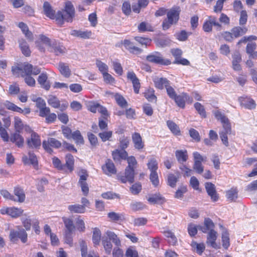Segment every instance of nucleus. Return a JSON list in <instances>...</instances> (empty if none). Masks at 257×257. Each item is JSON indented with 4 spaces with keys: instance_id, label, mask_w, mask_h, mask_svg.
Wrapping results in <instances>:
<instances>
[{
    "instance_id": "nucleus-1",
    "label": "nucleus",
    "mask_w": 257,
    "mask_h": 257,
    "mask_svg": "<svg viewBox=\"0 0 257 257\" xmlns=\"http://www.w3.org/2000/svg\"><path fill=\"white\" fill-rule=\"evenodd\" d=\"M146 60L150 63L162 65H169L171 61L168 59H164L163 55L158 52H154L146 57Z\"/></svg>"
},
{
    "instance_id": "nucleus-2",
    "label": "nucleus",
    "mask_w": 257,
    "mask_h": 257,
    "mask_svg": "<svg viewBox=\"0 0 257 257\" xmlns=\"http://www.w3.org/2000/svg\"><path fill=\"white\" fill-rule=\"evenodd\" d=\"M79 179L78 181V185L81 187V190L84 195L86 196L89 192V187L86 180L88 177V174L86 170L82 169L79 173Z\"/></svg>"
},
{
    "instance_id": "nucleus-3",
    "label": "nucleus",
    "mask_w": 257,
    "mask_h": 257,
    "mask_svg": "<svg viewBox=\"0 0 257 257\" xmlns=\"http://www.w3.org/2000/svg\"><path fill=\"white\" fill-rule=\"evenodd\" d=\"M27 233L23 228H19L17 230H12L10 234V239L14 242L19 238L23 243H25L27 241Z\"/></svg>"
},
{
    "instance_id": "nucleus-4",
    "label": "nucleus",
    "mask_w": 257,
    "mask_h": 257,
    "mask_svg": "<svg viewBox=\"0 0 257 257\" xmlns=\"http://www.w3.org/2000/svg\"><path fill=\"white\" fill-rule=\"evenodd\" d=\"M61 145L60 141L52 138H49L47 141H44L42 143L43 148L49 153H51L53 151L50 147L59 148Z\"/></svg>"
},
{
    "instance_id": "nucleus-5",
    "label": "nucleus",
    "mask_w": 257,
    "mask_h": 257,
    "mask_svg": "<svg viewBox=\"0 0 257 257\" xmlns=\"http://www.w3.org/2000/svg\"><path fill=\"white\" fill-rule=\"evenodd\" d=\"M62 12L64 21L67 22H72L75 15V10L73 6L70 3L66 4L65 10Z\"/></svg>"
},
{
    "instance_id": "nucleus-6",
    "label": "nucleus",
    "mask_w": 257,
    "mask_h": 257,
    "mask_svg": "<svg viewBox=\"0 0 257 257\" xmlns=\"http://www.w3.org/2000/svg\"><path fill=\"white\" fill-rule=\"evenodd\" d=\"M27 145L29 148L37 149L41 146V142L39 136L35 132H32L30 138L27 140Z\"/></svg>"
},
{
    "instance_id": "nucleus-7",
    "label": "nucleus",
    "mask_w": 257,
    "mask_h": 257,
    "mask_svg": "<svg viewBox=\"0 0 257 257\" xmlns=\"http://www.w3.org/2000/svg\"><path fill=\"white\" fill-rule=\"evenodd\" d=\"M28 156L24 155L22 157V161L25 165L31 164L36 169L38 168V162L36 155L31 152H29Z\"/></svg>"
},
{
    "instance_id": "nucleus-8",
    "label": "nucleus",
    "mask_w": 257,
    "mask_h": 257,
    "mask_svg": "<svg viewBox=\"0 0 257 257\" xmlns=\"http://www.w3.org/2000/svg\"><path fill=\"white\" fill-rule=\"evenodd\" d=\"M126 76L127 79L130 80L133 84L134 92L136 94H138L141 87V84L140 83V80L137 77L136 74L134 71H128Z\"/></svg>"
},
{
    "instance_id": "nucleus-9",
    "label": "nucleus",
    "mask_w": 257,
    "mask_h": 257,
    "mask_svg": "<svg viewBox=\"0 0 257 257\" xmlns=\"http://www.w3.org/2000/svg\"><path fill=\"white\" fill-rule=\"evenodd\" d=\"M180 9L179 7H174L171 9L167 13V19L175 24L177 23L179 19Z\"/></svg>"
},
{
    "instance_id": "nucleus-10",
    "label": "nucleus",
    "mask_w": 257,
    "mask_h": 257,
    "mask_svg": "<svg viewBox=\"0 0 257 257\" xmlns=\"http://www.w3.org/2000/svg\"><path fill=\"white\" fill-rule=\"evenodd\" d=\"M206 190L208 195L211 197L213 202H216L218 200V195L216 191L215 185L210 182H207L205 185Z\"/></svg>"
},
{
    "instance_id": "nucleus-11",
    "label": "nucleus",
    "mask_w": 257,
    "mask_h": 257,
    "mask_svg": "<svg viewBox=\"0 0 257 257\" xmlns=\"http://www.w3.org/2000/svg\"><path fill=\"white\" fill-rule=\"evenodd\" d=\"M155 86L159 89H163L171 84L170 81L166 78L155 77L153 78Z\"/></svg>"
},
{
    "instance_id": "nucleus-12",
    "label": "nucleus",
    "mask_w": 257,
    "mask_h": 257,
    "mask_svg": "<svg viewBox=\"0 0 257 257\" xmlns=\"http://www.w3.org/2000/svg\"><path fill=\"white\" fill-rule=\"evenodd\" d=\"M102 169L103 172L107 175L115 174L116 172L115 166L110 159H107L106 161L105 164L102 166Z\"/></svg>"
},
{
    "instance_id": "nucleus-13",
    "label": "nucleus",
    "mask_w": 257,
    "mask_h": 257,
    "mask_svg": "<svg viewBox=\"0 0 257 257\" xmlns=\"http://www.w3.org/2000/svg\"><path fill=\"white\" fill-rule=\"evenodd\" d=\"M2 214H7L14 218L20 216L23 213V210L21 208L16 207H10L1 210Z\"/></svg>"
},
{
    "instance_id": "nucleus-14",
    "label": "nucleus",
    "mask_w": 257,
    "mask_h": 257,
    "mask_svg": "<svg viewBox=\"0 0 257 257\" xmlns=\"http://www.w3.org/2000/svg\"><path fill=\"white\" fill-rule=\"evenodd\" d=\"M125 48L127 49L131 53L134 54H139L142 52V50L139 47L134 46L133 42L129 40L125 39L122 43Z\"/></svg>"
},
{
    "instance_id": "nucleus-15",
    "label": "nucleus",
    "mask_w": 257,
    "mask_h": 257,
    "mask_svg": "<svg viewBox=\"0 0 257 257\" xmlns=\"http://www.w3.org/2000/svg\"><path fill=\"white\" fill-rule=\"evenodd\" d=\"M10 141L19 148H22L24 144V139L18 132H15L11 134Z\"/></svg>"
},
{
    "instance_id": "nucleus-16",
    "label": "nucleus",
    "mask_w": 257,
    "mask_h": 257,
    "mask_svg": "<svg viewBox=\"0 0 257 257\" xmlns=\"http://www.w3.org/2000/svg\"><path fill=\"white\" fill-rule=\"evenodd\" d=\"M239 101L241 105L248 109H254L256 104L252 98L248 97H240Z\"/></svg>"
},
{
    "instance_id": "nucleus-17",
    "label": "nucleus",
    "mask_w": 257,
    "mask_h": 257,
    "mask_svg": "<svg viewBox=\"0 0 257 257\" xmlns=\"http://www.w3.org/2000/svg\"><path fill=\"white\" fill-rule=\"evenodd\" d=\"M176 159L181 165L188 159V155L186 150H178L175 151Z\"/></svg>"
},
{
    "instance_id": "nucleus-18",
    "label": "nucleus",
    "mask_w": 257,
    "mask_h": 257,
    "mask_svg": "<svg viewBox=\"0 0 257 257\" xmlns=\"http://www.w3.org/2000/svg\"><path fill=\"white\" fill-rule=\"evenodd\" d=\"M132 141L134 144V147L137 150H140L144 148V144L139 133H135L132 135Z\"/></svg>"
},
{
    "instance_id": "nucleus-19",
    "label": "nucleus",
    "mask_w": 257,
    "mask_h": 257,
    "mask_svg": "<svg viewBox=\"0 0 257 257\" xmlns=\"http://www.w3.org/2000/svg\"><path fill=\"white\" fill-rule=\"evenodd\" d=\"M216 239L217 232L215 231L214 229H211V230L209 231L208 234L206 242L207 244L213 248H217V245L215 242Z\"/></svg>"
},
{
    "instance_id": "nucleus-20",
    "label": "nucleus",
    "mask_w": 257,
    "mask_h": 257,
    "mask_svg": "<svg viewBox=\"0 0 257 257\" xmlns=\"http://www.w3.org/2000/svg\"><path fill=\"white\" fill-rule=\"evenodd\" d=\"M127 156V153L125 150L116 149L112 152V158L115 161L126 160Z\"/></svg>"
},
{
    "instance_id": "nucleus-21",
    "label": "nucleus",
    "mask_w": 257,
    "mask_h": 257,
    "mask_svg": "<svg viewBox=\"0 0 257 257\" xmlns=\"http://www.w3.org/2000/svg\"><path fill=\"white\" fill-rule=\"evenodd\" d=\"M48 76L46 73H41L38 77V82L42 87L46 90H49L50 84L48 81Z\"/></svg>"
},
{
    "instance_id": "nucleus-22",
    "label": "nucleus",
    "mask_w": 257,
    "mask_h": 257,
    "mask_svg": "<svg viewBox=\"0 0 257 257\" xmlns=\"http://www.w3.org/2000/svg\"><path fill=\"white\" fill-rule=\"evenodd\" d=\"M70 35L77 37H80L82 39H89L92 36V32L90 31H82L80 30H72Z\"/></svg>"
},
{
    "instance_id": "nucleus-23",
    "label": "nucleus",
    "mask_w": 257,
    "mask_h": 257,
    "mask_svg": "<svg viewBox=\"0 0 257 257\" xmlns=\"http://www.w3.org/2000/svg\"><path fill=\"white\" fill-rule=\"evenodd\" d=\"M68 209L71 213L82 214L85 212L86 208L81 204H74L68 206Z\"/></svg>"
},
{
    "instance_id": "nucleus-24",
    "label": "nucleus",
    "mask_w": 257,
    "mask_h": 257,
    "mask_svg": "<svg viewBox=\"0 0 257 257\" xmlns=\"http://www.w3.org/2000/svg\"><path fill=\"white\" fill-rule=\"evenodd\" d=\"M58 68L61 74L66 78H68L71 75V70L67 64L60 62L58 65Z\"/></svg>"
},
{
    "instance_id": "nucleus-25",
    "label": "nucleus",
    "mask_w": 257,
    "mask_h": 257,
    "mask_svg": "<svg viewBox=\"0 0 257 257\" xmlns=\"http://www.w3.org/2000/svg\"><path fill=\"white\" fill-rule=\"evenodd\" d=\"M62 220L66 228V232H68L69 233H72L75 229V226L73 223L72 219L71 218L63 217Z\"/></svg>"
},
{
    "instance_id": "nucleus-26",
    "label": "nucleus",
    "mask_w": 257,
    "mask_h": 257,
    "mask_svg": "<svg viewBox=\"0 0 257 257\" xmlns=\"http://www.w3.org/2000/svg\"><path fill=\"white\" fill-rule=\"evenodd\" d=\"M186 93H182L181 95H176L173 99L175 100L176 104L180 107L184 108L185 106V101L188 98Z\"/></svg>"
},
{
    "instance_id": "nucleus-27",
    "label": "nucleus",
    "mask_w": 257,
    "mask_h": 257,
    "mask_svg": "<svg viewBox=\"0 0 257 257\" xmlns=\"http://www.w3.org/2000/svg\"><path fill=\"white\" fill-rule=\"evenodd\" d=\"M231 31L233 38H237L245 34L247 31V29L245 27H241L238 26L233 28Z\"/></svg>"
},
{
    "instance_id": "nucleus-28",
    "label": "nucleus",
    "mask_w": 257,
    "mask_h": 257,
    "mask_svg": "<svg viewBox=\"0 0 257 257\" xmlns=\"http://www.w3.org/2000/svg\"><path fill=\"white\" fill-rule=\"evenodd\" d=\"M148 201L152 204H163L165 201V198L159 194H154L148 198Z\"/></svg>"
},
{
    "instance_id": "nucleus-29",
    "label": "nucleus",
    "mask_w": 257,
    "mask_h": 257,
    "mask_svg": "<svg viewBox=\"0 0 257 257\" xmlns=\"http://www.w3.org/2000/svg\"><path fill=\"white\" fill-rule=\"evenodd\" d=\"M43 10L45 15L51 19H54L55 11L52 9L50 4L45 2L43 4Z\"/></svg>"
},
{
    "instance_id": "nucleus-30",
    "label": "nucleus",
    "mask_w": 257,
    "mask_h": 257,
    "mask_svg": "<svg viewBox=\"0 0 257 257\" xmlns=\"http://www.w3.org/2000/svg\"><path fill=\"white\" fill-rule=\"evenodd\" d=\"M232 67L234 70H239L241 69L239 63L241 61V58L240 54L238 52L234 53L232 56Z\"/></svg>"
},
{
    "instance_id": "nucleus-31",
    "label": "nucleus",
    "mask_w": 257,
    "mask_h": 257,
    "mask_svg": "<svg viewBox=\"0 0 257 257\" xmlns=\"http://www.w3.org/2000/svg\"><path fill=\"white\" fill-rule=\"evenodd\" d=\"M220 226L223 228L221 235L222 246L225 249H227L230 246L229 233L227 230L223 228L222 226Z\"/></svg>"
},
{
    "instance_id": "nucleus-32",
    "label": "nucleus",
    "mask_w": 257,
    "mask_h": 257,
    "mask_svg": "<svg viewBox=\"0 0 257 257\" xmlns=\"http://www.w3.org/2000/svg\"><path fill=\"white\" fill-rule=\"evenodd\" d=\"M105 234L106 235V237H107L110 241L111 240L116 246L121 245L120 240L114 232L108 230L105 232Z\"/></svg>"
},
{
    "instance_id": "nucleus-33",
    "label": "nucleus",
    "mask_w": 257,
    "mask_h": 257,
    "mask_svg": "<svg viewBox=\"0 0 257 257\" xmlns=\"http://www.w3.org/2000/svg\"><path fill=\"white\" fill-rule=\"evenodd\" d=\"M18 26L28 40L31 41L33 40V34L29 30L28 27L26 24L23 22H20L19 23Z\"/></svg>"
},
{
    "instance_id": "nucleus-34",
    "label": "nucleus",
    "mask_w": 257,
    "mask_h": 257,
    "mask_svg": "<svg viewBox=\"0 0 257 257\" xmlns=\"http://www.w3.org/2000/svg\"><path fill=\"white\" fill-rule=\"evenodd\" d=\"M14 194L17 197V199H14V200L20 202H23L25 199V194L23 189L19 187H17L14 189Z\"/></svg>"
},
{
    "instance_id": "nucleus-35",
    "label": "nucleus",
    "mask_w": 257,
    "mask_h": 257,
    "mask_svg": "<svg viewBox=\"0 0 257 257\" xmlns=\"http://www.w3.org/2000/svg\"><path fill=\"white\" fill-rule=\"evenodd\" d=\"M19 46L22 53L26 56H30L31 51L29 47L25 40L22 39L19 41Z\"/></svg>"
},
{
    "instance_id": "nucleus-36",
    "label": "nucleus",
    "mask_w": 257,
    "mask_h": 257,
    "mask_svg": "<svg viewBox=\"0 0 257 257\" xmlns=\"http://www.w3.org/2000/svg\"><path fill=\"white\" fill-rule=\"evenodd\" d=\"M167 125L171 132L176 136L180 135V130L179 126L174 121L172 120H168Z\"/></svg>"
},
{
    "instance_id": "nucleus-37",
    "label": "nucleus",
    "mask_w": 257,
    "mask_h": 257,
    "mask_svg": "<svg viewBox=\"0 0 257 257\" xmlns=\"http://www.w3.org/2000/svg\"><path fill=\"white\" fill-rule=\"evenodd\" d=\"M102 244L105 253L110 254L112 248V244L107 237L103 236L102 238Z\"/></svg>"
},
{
    "instance_id": "nucleus-38",
    "label": "nucleus",
    "mask_w": 257,
    "mask_h": 257,
    "mask_svg": "<svg viewBox=\"0 0 257 257\" xmlns=\"http://www.w3.org/2000/svg\"><path fill=\"white\" fill-rule=\"evenodd\" d=\"M163 234L168 238V242L170 244L175 245L177 244V239L174 233L172 231L170 230L164 231Z\"/></svg>"
},
{
    "instance_id": "nucleus-39",
    "label": "nucleus",
    "mask_w": 257,
    "mask_h": 257,
    "mask_svg": "<svg viewBox=\"0 0 257 257\" xmlns=\"http://www.w3.org/2000/svg\"><path fill=\"white\" fill-rule=\"evenodd\" d=\"M74 159L73 156L68 154L66 156V164L64 165L65 167H66L70 172L74 169Z\"/></svg>"
},
{
    "instance_id": "nucleus-40",
    "label": "nucleus",
    "mask_w": 257,
    "mask_h": 257,
    "mask_svg": "<svg viewBox=\"0 0 257 257\" xmlns=\"http://www.w3.org/2000/svg\"><path fill=\"white\" fill-rule=\"evenodd\" d=\"M75 228L80 232H84L85 230V226L84 220L80 216H78L75 219Z\"/></svg>"
},
{
    "instance_id": "nucleus-41",
    "label": "nucleus",
    "mask_w": 257,
    "mask_h": 257,
    "mask_svg": "<svg viewBox=\"0 0 257 257\" xmlns=\"http://www.w3.org/2000/svg\"><path fill=\"white\" fill-rule=\"evenodd\" d=\"M48 103L52 107L58 108L60 106V101L58 98L53 95H50L48 98Z\"/></svg>"
},
{
    "instance_id": "nucleus-42",
    "label": "nucleus",
    "mask_w": 257,
    "mask_h": 257,
    "mask_svg": "<svg viewBox=\"0 0 257 257\" xmlns=\"http://www.w3.org/2000/svg\"><path fill=\"white\" fill-rule=\"evenodd\" d=\"M71 138L74 140L76 144L81 145L84 144L83 137L81 135L80 132L78 130L74 132L72 134Z\"/></svg>"
},
{
    "instance_id": "nucleus-43",
    "label": "nucleus",
    "mask_w": 257,
    "mask_h": 257,
    "mask_svg": "<svg viewBox=\"0 0 257 257\" xmlns=\"http://www.w3.org/2000/svg\"><path fill=\"white\" fill-rule=\"evenodd\" d=\"M114 97L117 104L122 108L126 107L127 105V102L124 98L118 93H116Z\"/></svg>"
},
{
    "instance_id": "nucleus-44",
    "label": "nucleus",
    "mask_w": 257,
    "mask_h": 257,
    "mask_svg": "<svg viewBox=\"0 0 257 257\" xmlns=\"http://www.w3.org/2000/svg\"><path fill=\"white\" fill-rule=\"evenodd\" d=\"M226 196L230 201H235L238 197V191L235 189H231L226 192Z\"/></svg>"
},
{
    "instance_id": "nucleus-45",
    "label": "nucleus",
    "mask_w": 257,
    "mask_h": 257,
    "mask_svg": "<svg viewBox=\"0 0 257 257\" xmlns=\"http://www.w3.org/2000/svg\"><path fill=\"white\" fill-rule=\"evenodd\" d=\"M24 125L20 118L19 117H15L14 125L16 132H18L19 133H22Z\"/></svg>"
},
{
    "instance_id": "nucleus-46",
    "label": "nucleus",
    "mask_w": 257,
    "mask_h": 257,
    "mask_svg": "<svg viewBox=\"0 0 257 257\" xmlns=\"http://www.w3.org/2000/svg\"><path fill=\"white\" fill-rule=\"evenodd\" d=\"M145 97L150 102L157 101V97L155 95V91L153 89H149L145 93Z\"/></svg>"
},
{
    "instance_id": "nucleus-47",
    "label": "nucleus",
    "mask_w": 257,
    "mask_h": 257,
    "mask_svg": "<svg viewBox=\"0 0 257 257\" xmlns=\"http://www.w3.org/2000/svg\"><path fill=\"white\" fill-rule=\"evenodd\" d=\"M33 68V66L32 64L29 63L25 64L22 68L23 74H21V76L24 77L27 75H32Z\"/></svg>"
},
{
    "instance_id": "nucleus-48",
    "label": "nucleus",
    "mask_w": 257,
    "mask_h": 257,
    "mask_svg": "<svg viewBox=\"0 0 257 257\" xmlns=\"http://www.w3.org/2000/svg\"><path fill=\"white\" fill-rule=\"evenodd\" d=\"M101 232L99 229L95 228L92 235V241L95 245L99 244L101 239Z\"/></svg>"
},
{
    "instance_id": "nucleus-49",
    "label": "nucleus",
    "mask_w": 257,
    "mask_h": 257,
    "mask_svg": "<svg viewBox=\"0 0 257 257\" xmlns=\"http://www.w3.org/2000/svg\"><path fill=\"white\" fill-rule=\"evenodd\" d=\"M124 175L128 179V182L132 183L134 181L135 169L134 168H126Z\"/></svg>"
},
{
    "instance_id": "nucleus-50",
    "label": "nucleus",
    "mask_w": 257,
    "mask_h": 257,
    "mask_svg": "<svg viewBox=\"0 0 257 257\" xmlns=\"http://www.w3.org/2000/svg\"><path fill=\"white\" fill-rule=\"evenodd\" d=\"M4 105L9 110L16 111V112H22V109L20 107L18 106L14 103L11 102L9 101H7L5 103Z\"/></svg>"
},
{
    "instance_id": "nucleus-51",
    "label": "nucleus",
    "mask_w": 257,
    "mask_h": 257,
    "mask_svg": "<svg viewBox=\"0 0 257 257\" xmlns=\"http://www.w3.org/2000/svg\"><path fill=\"white\" fill-rule=\"evenodd\" d=\"M107 216L112 221H117L123 218L122 214L117 213L115 212H109L107 214Z\"/></svg>"
},
{
    "instance_id": "nucleus-52",
    "label": "nucleus",
    "mask_w": 257,
    "mask_h": 257,
    "mask_svg": "<svg viewBox=\"0 0 257 257\" xmlns=\"http://www.w3.org/2000/svg\"><path fill=\"white\" fill-rule=\"evenodd\" d=\"M96 65L102 74H103L108 72V67L104 63L101 62V61L97 60L96 62Z\"/></svg>"
},
{
    "instance_id": "nucleus-53",
    "label": "nucleus",
    "mask_w": 257,
    "mask_h": 257,
    "mask_svg": "<svg viewBox=\"0 0 257 257\" xmlns=\"http://www.w3.org/2000/svg\"><path fill=\"white\" fill-rule=\"evenodd\" d=\"M112 131H106L100 133L98 134V136L101 139V141L105 142L107 141H110V139L112 137Z\"/></svg>"
},
{
    "instance_id": "nucleus-54",
    "label": "nucleus",
    "mask_w": 257,
    "mask_h": 257,
    "mask_svg": "<svg viewBox=\"0 0 257 257\" xmlns=\"http://www.w3.org/2000/svg\"><path fill=\"white\" fill-rule=\"evenodd\" d=\"M138 30L140 32H145L146 31H153L152 27L149 24L145 23L142 22L138 26Z\"/></svg>"
},
{
    "instance_id": "nucleus-55",
    "label": "nucleus",
    "mask_w": 257,
    "mask_h": 257,
    "mask_svg": "<svg viewBox=\"0 0 257 257\" xmlns=\"http://www.w3.org/2000/svg\"><path fill=\"white\" fill-rule=\"evenodd\" d=\"M194 105L195 108L197 111L198 113L201 116V117L204 118L206 117V111L204 106L199 102H196Z\"/></svg>"
},
{
    "instance_id": "nucleus-56",
    "label": "nucleus",
    "mask_w": 257,
    "mask_h": 257,
    "mask_svg": "<svg viewBox=\"0 0 257 257\" xmlns=\"http://www.w3.org/2000/svg\"><path fill=\"white\" fill-rule=\"evenodd\" d=\"M151 172H156L158 169V162L155 158H151L147 164Z\"/></svg>"
},
{
    "instance_id": "nucleus-57",
    "label": "nucleus",
    "mask_w": 257,
    "mask_h": 257,
    "mask_svg": "<svg viewBox=\"0 0 257 257\" xmlns=\"http://www.w3.org/2000/svg\"><path fill=\"white\" fill-rule=\"evenodd\" d=\"M130 143L128 138L124 136L119 139V147L121 150H125L127 148Z\"/></svg>"
},
{
    "instance_id": "nucleus-58",
    "label": "nucleus",
    "mask_w": 257,
    "mask_h": 257,
    "mask_svg": "<svg viewBox=\"0 0 257 257\" xmlns=\"http://www.w3.org/2000/svg\"><path fill=\"white\" fill-rule=\"evenodd\" d=\"M208 21L213 25L217 31H221L222 30V25L217 22V19L215 17L209 16Z\"/></svg>"
},
{
    "instance_id": "nucleus-59",
    "label": "nucleus",
    "mask_w": 257,
    "mask_h": 257,
    "mask_svg": "<svg viewBox=\"0 0 257 257\" xmlns=\"http://www.w3.org/2000/svg\"><path fill=\"white\" fill-rule=\"evenodd\" d=\"M178 181V178L173 174H169L168 176V184L172 187H174Z\"/></svg>"
},
{
    "instance_id": "nucleus-60",
    "label": "nucleus",
    "mask_w": 257,
    "mask_h": 257,
    "mask_svg": "<svg viewBox=\"0 0 257 257\" xmlns=\"http://www.w3.org/2000/svg\"><path fill=\"white\" fill-rule=\"evenodd\" d=\"M188 232L191 236H194L197 233L198 226L193 223L188 225Z\"/></svg>"
},
{
    "instance_id": "nucleus-61",
    "label": "nucleus",
    "mask_w": 257,
    "mask_h": 257,
    "mask_svg": "<svg viewBox=\"0 0 257 257\" xmlns=\"http://www.w3.org/2000/svg\"><path fill=\"white\" fill-rule=\"evenodd\" d=\"M247 14L245 10H242L240 11V18L239 20V24L240 25L242 26L245 25L247 22Z\"/></svg>"
},
{
    "instance_id": "nucleus-62",
    "label": "nucleus",
    "mask_w": 257,
    "mask_h": 257,
    "mask_svg": "<svg viewBox=\"0 0 257 257\" xmlns=\"http://www.w3.org/2000/svg\"><path fill=\"white\" fill-rule=\"evenodd\" d=\"M194 161L197 163H202L206 161L207 157L202 156L200 153L195 152L193 154Z\"/></svg>"
},
{
    "instance_id": "nucleus-63",
    "label": "nucleus",
    "mask_w": 257,
    "mask_h": 257,
    "mask_svg": "<svg viewBox=\"0 0 257 257\" xmlns=\"http://www.w3.org/2000/svg\"><path fill=\"white\" fill-rule=\"evenodd\" d=\"M52 163L54 167L59 170H63L65 169V165H62L61 161L57 157H54L52 159Z\"/></svg>"
},
{
    "instance_id": "nucleus-64",
    "label": "nucleus",
    "mask_w": 257,
    "mask_h": 257,
    "mask_svg": "<svg viewBox=\"0 0 257 257\" xmlns=\"http://www.w3.org/2000/svg\"><path fill=\"white\" fill-rule=\"evenodd\" d=\"M130 206L132 210L136 211L143 209L145 205L141 202H134L131 203Z\"/></svg>"
}]
</instances>
